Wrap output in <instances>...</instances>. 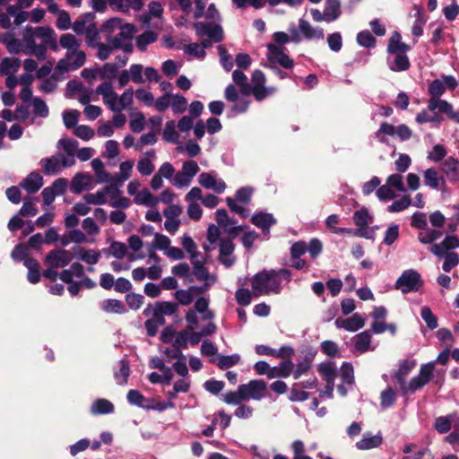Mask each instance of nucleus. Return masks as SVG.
Masks as SVG:
<instances>
[{
	"label": "nucleus",
	"instance_id": "1",
	"mask_svg": "<svg viewBox=\"0 0 459 459\" xmlns=\"http://www.w3.org/2000/svg\"><path fill=\"white\" fill-rule=\"evenodd\" d=\"M59 45L66 50L65 56L61 58L55 68V74H63L69 71L81 68L86 61V54L80 49L82 40L71 33L61 35Z\"/></svg>",
	"mask_w": 459,
	"mask_h": 459
},
{
	"label": "nucleus",
	"instance_id": "2",
	"mask_svg": "<svg viewBox=\"0 0 459 459\" xmlns=\"http://www.w3.org/2000/svg\"><path fill=\"white\" fill-rule=\"evenodd\" d=\"M291 280V273L288 269L264 270L252 279V290L255 296L278 294L281 290V282Z\"/></svg>",
	"mask_w": 459,
	"mask_h": 459
},
{
	"label": "nucleus",
	"instance_id": "3",
	"mask_svg": "<svg viewBox=\"0 0 459 459\" xmlns=\"http://www.w3.org/2000/svg\"><path fill=\"white\" fill-rule=\"evenodd\" d=\"M96 92L101 95L103 103L113 112H120L127 108L132 105L134 100L132 88L126 89L120 96H117L109 82L100 84Z\"/></svg>",
	"mask_w": 459,
	"mask_h": 459
},
{
	"label": "nucleus",
	"instance_id": "4",
	"mask_svg": "<svg viewBox=\"0 0 459 459\" xmlns=\"http://www.w3.org/2000/svg\"><path fill=\"white\" fill-rule=\"evenodd\" d=\"M459 247V238L455 235L446 236L440 243L432 244L430 252L438 258H443L442 269L449 273L459 264V255L454 252Z\"/></svg>",
	"mask_w": 459,
	"mask_h": 459
},
{
	"label": "nucleus",
	"instance_id": "5",
	"mask_svg": "<svg viewBox=\"0 0 459 459\" xmlns=\"http://www.w3.org/2000/svg\"><path fill=\"white\" fill-rule=\"evenodd\" d=\"M411 226L420 230L418 239L422 244H433L443 236V230L431 229L428 225L427 215L421 212H416L411 216Z\"/></svg>",
	"mask_w": 459,
	"mask_h": 459
},
{
	"label": "nucleus",
	"instance_id": "6",
	"mask_svg": "<svg viewBox=\"0 0 459 459\" xmlns=\"http://www.w3.org/2000/svg\"><path fill=\"white\" fill-rule=\"evenodd\" d=\"M37 30L39 27L27 26L22 32L23 49L22 52L27 56H35L39 60H45L47 57V49L40 40L39 44L36 43L39 39Z\"/></svg>",
	"mask_w": 459,
	"mask_h": 459
},
{
	"label": "nucleus",
	"instance_id": "7",
	"mask_svg": "<svg viewBox=\"0 0 459 459\" xmlns=\"http://www.w3.org/2000/svg\"><path fill=\"white\" fill-rule=\"evenodd\" d=\"M420 274L414 269L405 270L396 280L394 287L403 294L417 292L423 286Z\"/></svg>",
	"mask_w": 459,
	"mask_h": 459
},
{
	"label": "nucleus",
	"instance_id": "8",
	"mask_svg": "<svg viewBox=\"0 0 459 459\" xmlns=\"http://www.w3.org/2000/svg\"><path fill=\"white\" fill-rule=\"evenodd\" d=\"M376 138L382 143H386V135L396 136L401 141L404 142L411 137L412 132L406 125H400L394 126L387 122L381 123L379 129L376 132Z\"/></svg>",
	"mask_w": 459,
	"mask_h": 459
},
{
	"label": "nucleus",
	"instance_id": "9",
	"mask_svg": "<svg viewBox=\"0 0 459 459\" xmlns=\"http://www.w3.org/2000/svg\"><path fill=\"white\" fill-rule=\"evenodd\" d=\"M178 310V304L171 301H159L147 306L143 314L146 316L154 317L160 324H165V316H172Z\"/></svg>",
	"mask_w": 459,
	"mask_h": 459
},
{
	"label": "nucleus",
	"instance_id": "10",
	"mask_svg": "<svg viewBox=\"0 0 459 459\" xmlns=\"http://www.w3.org/2000/svg\"><path fill=\"white\" fill-rule=\"evenodd\" d=\"M135 33V27L133 24L126 23L124 28H121L115 37L108 39V43L113 48L122 49L125 52H131L133 50V38Z\"/></svg>",
	"mask_w": 459,
	"mask_h": 459
},
{
	"label": "nucleus",
	"instance_id": "11",
	"mask_svg": "<svg viewBox=\"0 0 459 459\" xmlns=\"http://www.w3.org/2000/svg\"><path fill=\"white\" fill-rule=\"evenodd\" d=\"M434 362L421 365L419 374L406 384V394L414 393L426 385L433 377Z\"/></svg>",
	"mask_w": 459,
	"mask_h": 459
},
{
	"label": "nucleus",
	"instance_id": "12",
	"mask_svg": "<svg viewBox=\"0 0 459 459\" xmlns=\"http://www.w3.org/2000/svg\"><path fill=\"white\" fill-rule=\"evenodd\" d=\"M265 76L260 70L254 71L252 74V83L250 93H252L258 101L263 100L266 97L273 94L276 91L274 87H265Z\"/></svg>",
	"mask_w": 459,
	"mask_h": 459
},
{
	"label": "nucleus",
	"instance_id": "13",
	"mask_svg": "<svg viewBox=\"0 0 459 459\" xmlns=\"http://www.w3.org/2000/svg\"><path fill=\"white\" fill-rule=\"evenodd\" d=\"M239 385L246 401H260L266 396L267 385L264 380H250L248 383Z\"/></svg>",
	"mask_w": 459,
	"mask_h": 459
},
{
	"label": "nucleus",
	"instance_id": "14",
	"mask_svg": "<svg viewBox=\"0 0 459 459\" xmlns=\"http://www.w3.org/2000/svg\"><path fill=\"white\" fill-rule=\"evenodd\" d=\"M194 28L197 36H206L214 43L221 42L223 39V30L218 23L197 22L194 23Z\"/></svg>",
	"mask_w": 459,
	"mask_h": 459
},
{
	"label": "nucleus",
	"instance_id": "15",
	"mask_svg": "<svg viewBox=\"0 0 459 459\" xmlns=\"http://www.w3.org/2000/svg\"><path fill=\"white\" fill-rule=\"evenodd\" d=\"M198 183L204 188L212 190L218 195L222 194L227 187L226 183L218 177L215 171L201 173L198 176Z\"/></svg>",
	"mask_w": 459,
	"mask_h": 459
},
{
	"label": "nucleus",
	"instance_id": "16",
	"mask_svg": "<svg viewBox=\"0 0 459 459\" xmlns=\"http://www.w3.org/2000/svg\"><path fill=\"white\" fill-rule=\"evenodd\" d=\"M428 108L430 111L437 109L440 113L446 114L449 119L459 124V110H455L453 105L447 100L440 98H430Z\"/></svg>",
	"mask_w": 459,
	"mask_h": 459
},
{
	"label": "nucleus",
	"instance_id": "17",
	"mask_svg": "<svg viewBox=\"0 0 459 459\" xmlns=\"http://www.w3.org/2000/svg\"><path fill=\"white\" fill-rule=\"evenodd\" d=\"M267 48V58L271 64L279 65L285 69H290L293 66V61L284 52V48L282 47L269 44Z\"/></svg>",
	"mask_w": 459,
	"mask_h": 459
},
{
	"label": "nucleus",
	"instance_id": "18",
	"mask_svg": "<svg viewBox=\"0 0 459 459\" xmlns=\"http://www.w3.org/2000/svg\"><path fill=\"white\" fill-rule=\"evenodd\" d=\"M415 359H404L400 362L398 369L394 372V377L400 386V390L403 395H406V377L416 367Z\"/></svg>",
	"mask_w": 459,
	"mask_h": 459
},
{
	"label": "nucleus",
	"instance_id": "19",
	"mask_svg": "<svg viewBox=\"0 0 459 459\" xmlns=\"http://www.w3.org/2000/svg\"><path fill=\"white\" fill-rule=\"evenodd\" d=\"M299 30L307 40H321L325 38L324 29L319 26H313L307 20H299Z\"/></svg>",
	"mask_w": 459,
	"mask_h": 459
},
{
	"label": "nucleus",
	"instance_id": "20",
	"mask_svg": "<svg viewBox=\"0 0 459 459\" xmlns=\"http://www.w3.org/2000/svg\"><path fill=\"white\" fill-rule=\"evenodd\" d=\"M72 257L65 249H55L45 257V263L51 267L64 268L70 264Z\"/></svg>",
	"mask_w": 459,
	"mask_h": 459
},
{
	"label": "nucleus",
	"instance_id": "21",
	"mask_svg": "<svg viewBox=\"0 0 459 459\" xmlns=\"http://www.w3.org/2000/svg\"><path fill=\"white\" fill-rule=\"evenodd\" d=\"M334 325L339 329H345L349 332H356L364 326L365 317L361 314L355 313L349 318H337L334 322Z\"/></svg>",
	"mask_w": 459,
	"mask_h": 459
},
{
	"label": "nucleus",
	"instance_id": "22",
	"mask_svg": "<svg viewBox=\"0 0 459 459\" xmlns=\"http://www.w3.org/2000/svg\"><path fill=\"white\" fill-rule=\"evenodd\" d=\"M387 66L393 72H403L410 68V60L406 52L388 53Z\"/></svg>",
	"mask_w": 459,
	"mask_h": 459
},
{
	"label": "nucleus",
	"instance_id": "23",
	"mask_svg": "<svg viewBox=\"0 0 459 459\" xmlns=\"http://www.w3.org/2000/svg\"><path fill=\"white\" fill-rule=\"evenodd\" d=\"M220 254H219V261L226 267H231L235 262L236 258L233 255L234 252V244L231 240H221L220 242Z\"/></svg>",
	"mask_w": 459,
	"mask_h": 459
},
{
	"label": "nucleus",
	"instance_id": "24",
	"mask_svg": "<svg viewBox=\"0 0 459 459\" xmlns=\"http://www.w3.org/2000/svg\"><path fill=\"white\" fill-rule=\"evenodd\" d=\"M216 221L219 226L224 228V230L230 234H238L242 230V228L238 226L237 222L229 217L225 209L217 210Z\"/></svg>",
	"mask_w": 459,
	"mask_h": 459
},
{
	"label": "nucleus",
	"instance_id": "25",
	"mask_svg": "<svg viewBox=\"0 0 459 459\" xmlns=\"http://www.w3.org/2000/svg\"><path fill=\"white\" fill-rule=\"evenodd\" d=\"M43 186L42 176L36 171L30 173L22 182L21 186L29 194L38 192Z\"/></svg>",
	"mask_w": 459,
	"mask_h": 459
},
{
	"label": "nucleus",
	"instance_id": "26",
	"mask_svg": "<svg viewBox=\"0 0 459 459\" xmlns=\"http://www.w3.org/2000/svg\"><path fill=\"white\" fill-rule=\"evenodd\" d=\"M251 221L254 225L260 228L264 234H268L270 228L276 223V220L271 213L255 212Z\"/></svg>",
	"mask_w": 459,
	"mask_h": 459
},
{
	"label": "nucleus",
	"instance_id": "27",
	"mask_svg": "<svg viewBox=\"0 0 459 459\" xmlns=\"http://www.w3.org/2000/svg\"><path fill=\"white\" fill-rule=\"evenodd\" d=\"M382 441L383 438L380 434L373 435L370 432H366L363 434L362 438L356 443L355 446L359 450H369L380 446Z\"/></svg>",
	"mask_w": 459,
	"mask_h": 459
},
{
	"label": "nucleus",
	"instance_id": "28",
	"mask_svg": "<svg viewBox=\"0 0 459 459\" xmlns=\"http://www.w3.org/2000/svg\"><path fill=\"white\" fill-rule=\"evenodd\" d=\"M40 166L43 173L47 176L56 175L62 170V166L57 153L51 157L41 159Z\"/></svg>",
	"mask_w": 459,
	"mask_h": 459
},
{
	"label": "nucleus",
	"instance_id": "29",
	"mask_svg": "<svg viewBox=\"0 0 459 459\" xmlns=\"http://www.w3.org/2000/svg\"><path fill=\"white\" fill-rule=\"evenodd\" d=\"M37 32L38 36H39V39L42 40V43L46 48L48 47L54 51L58 49L56 33L53 29L49 27H39Z\"/></svg>",
	"mask_w": 459,
	"mask_h": 459
},
{
	"label": "nucleus",
	"instance_id": "30",
	"mask_svg": "<svg viewBox=\"0 0 459 459\" xmlns=\"http://www.w3.org/2000/svg\"><path fill=\"white\" fill-rule=\"evenodd\" d=\"M442 171L450 181L459 180V160L454 157H448L442 163Z\"/></svg>",
	"mask_w": 459,
	"mask_h": 459
},
{
	"label": "nucleus",
	"instance_id": "31",
	"mask_svg": "<svg viewBox=\"0 0 459 459\" xmlns=\"http://www.w3.org/2000/svg\"><path fill=\"white\" fill-rule=\"evenodd\" d=\"M326 22L330 23L339 19L342 14L340 0H326L324 8Z\"/></svg>",
	"mask_w": 459,
	"mask_h": 459
},
{
	"label": "nucleus",
	"instance_id": "32",
	"mask_svg": "<svg viewBox=\"0 0 459 459\" xmlns=\"http://www.w3.org/2000/svg\"><path fill=\"white\" fill-rule=\"evenodd\" d=\"M293 363L290 360L281 361L277 367H271L269 379L288 377L293 371Z\"/></svg>",
	"mask_w": 459,
	"mask_h": 459
},
{
	"label": "nucleus",
	"instance_id": "33",
	"mask_svg": "<svg viewBox=\"0 0 459 459\" xmlns=\"http://www.w3.org/2000/svg\"><path fill=\"white\" fill-rule=\"evenodd\" d=\"M115 410L113 403L104 398L95 400L91 406V413L93 415L109 414Z\"/></svg>",
	"mask_w": 459,
	"mask_h": 459
},
{
	"label": "nucleus",
	"instance_id": "34",
	"mask_svg": "<svg viewBox=\"0 0 459 459\" xmlns=\"http://www.w3.org/2000/svg\"><path fill=\"white\" fill-rule=\"evenodd\" d=\"M83 273V266L79 263H74L70 266L69 269L63 270L59 274V278L64 282H71L74 281V278H82Z\"/></svg>",
	"mask_w": 459,
	"mask_h": 459
},
{
	"label": "nucleus",
	"instance_id": "35",
	"mask_svg": "<svg viewBox=\"0 0 459 459\" xmlns=\"http://www.w3.org/2000/svg\"><path fill=\"white\" fill-rule=\"evenodd\" d=\"M410 46L402 42V36L399 32L394 31L389 39L387 45V53L408 52Z\"/></svg>",
	"mask_w": 459,
	"mask_h": 459
},
{
	"label": "nucleus",
	"instance_id": "36",
	"mask_svg": "<svg viewBox=\"0 0 459 459\" xmlns=\"http://www.w3.org/2000/svg\"><path fill=\"white\" fill-rule=\"evenodd\" d=\"M130 375V366L126 359L118 362V368L114 370V377L117 385H124L127 383Z\"/></svg>",
	"mask_w": 459,
	"mask_h": 459
},
{
	"label": "nucleus",
	"instance_id": "37",
	"mask_svg": "<svg viewBox=\"0 0 459 459\" xmlns=\"http://www.w3.org/2000/svg\"><path fill=\"white\" fill-rule=\"evenodd\" d=\"M91 184V178L88 175L77 174L74 177L71 183V191L74 194H80L84 189H88Z\"/></svg>",
	"mask_w": 459,
	"mask_h": 459
},
{
	"label": "nucleus",
	"instance_id": "38",
	"mask_svg": "<svg viewBox=\"0 0 459 459\" xmlns=\"http://www.w3.org/2000/svg\"><path fill=\"white\" fill-rule=\"evenodd\" d=\"M134 202L136 204L154 207L159 204V199L149 189L144 188L135 195Z\"/></svg>",
	"mask_w": 459,
	"mask_h": 459
},
{
	"label": "nucleus",
	"instance_id": "39",
	"mask_svg": "<svg viewBox=\"0 0 459 459\" xmlns=\"http://www.w3.org/2000/svg\"><path fill=\"white\" fill-rule=\"evenodd\" d=\"M74 252L79 259L90 265L96 264L100 257V253L93 249L84 250L81 247H77L74 248Z\"/></svg>",
	"mask_w": 459,
	"mask_h": 459
},
{
	"label": "nucleus",
	"instance_id": "40",
	"mask_svg": "<svg viewBox=\"0 0 459 459\" xmlns=\"http://www.w3.org/2000/svg\"><path fill=\"white\" fill-rule=\"evenodd\" d=\"M456 414H449L436 419L434 428L441 434L447 433L451 429Z\"/></svg>",
	"mask_w": 459,
	"mask_h": 459
},
{
	"label": "nucleus",
	"instance_id": "41",
	"mask_svg": "<svg viewBox=\"0 0 459 459\" xmlns=\"http://www.w3.org/2000/svg\"><path fill=\"white\" fill-rule=\"evenodd\" d=\"M100 307L107 313L123 314L126 312L124 303L117 299H105L100 303Z\"/></svg>",
	"mask_w": 459,
	"mask_h": 459
},
{
	"label": "nucleus",
	"instance_id": "42",
	"mask_svg": "<svg viewBox=\"0 0 459 459\" xmlns=\"http://www.w3.org/2000/svg\"><path fill=\"white\" fill-rule=\"evenodd\" d=\"M134 168V161L133 160H126L120 163L119 165V173L115 174L112 178H115V180L119 181L120 183L124 184L125 181L129 179V178L132 175Z\"/></svg>",
	"mask_w": 459,
	"mask_h": 459
},
{
	"label": "nucleus",
	"instance_id": "43",
	"mask_svg": "<svg viewBox=\"0 0 459 459\" xmlns=\"http://www.w3.org/2000/svg\"><path fill=\"white\" fill-rule=\"evenodd\" d=\"M416 13H415V21L413 22L411 28V33L415 38H419L423 34V27L426 23V18L424 16L423 11L420 7L415 6Z\"/></svg>",
	"mask_w": 459,
	"mask_h": 459
},
{
	"label": "nucleus",
	"instance_id": "44",
	"mask_svg": "<svg viewBox=\"0 0 459 459\" xmlns=\"http://www.w3.org/2000/svg\"><path fill=\"white\" fill-rule=\"evenodd\" d=\"M25 267L28 269V281L32 283H38L40 280L39 264L35 259L25 260Z\"/></svg>",
	"mask_w": 459,
	"mask_h": 459
},
{
	"label": "nucleus",
	"instance_id": "45",
	"mask_svg": "<svg viewBox=\"0 0 459 459\" xmlns=\"http://www.w3.org/2000/svg\"><path fill=\"white\" fill-rule=\"evenodd\" d=\"M20 67V60L5 57L0 63V73L4 75L13 74Z\"/></svg>",
	"mask_w": 459,
	"mask_h": 459
},
{
	"label": "nucleus",
	"instance_id": "46",
	"mask_svg": "<svg viewBox=\"0 0 459 459\" xmlns=\"http://www.w3.org/2000/svg\"><path fill=\"white\" fill-rule=\"evenodd\" d=\"M162 371H163L162 375H160V374H159L157 372H152L148 376V378H149L150 382L152 383V384H159L160 383V384L166 385H170L172 377H173V374H172L171 368H166V369L162 370Z\"/></svg>",
	"mask_w": 459,
	"mask_h": 459
},
{
	"label": "nucleus",
	"instance_id": "47",
	"mask_svg": "<svg viewBox=\"0 0 459 459\" xmlns=\"http://www.w3.org/2000/svg\"><path fill=\"white\" fill-rule=\"evenodd\" d=\"M194 274L196 279L204 281L206 285H212L215 283L217 280L215 275L209 273L204 264L194 267Z\"/></svg>",
	"mask_w": 459,
	"mask_h": 459
},
{
	"label": "nucleus",
	"instance_id": "48",
	"mask_svg": "<svg viewBox=\"0 0 459 459\" xmlns=\"http://www.w3.org/2000/svg\"><path fill=\"white\" fill-rule=\"evenodd\" d=\"M371 342V334L368 331H364L356 335L354 347L359 352H365L369 349Z\"/></svg>",
	"mask_w": 459,
	"mask_h": 459
},
{
	"label": "nucleus",
	"instance_id": "49",
	"mask_svg": "<svg viewBox=\"0 0 459 459\" xmlns=\"http://www.w3.org/2000/svg\"><path fill=\"white\" fill-rule=\"evenodd\" d=\"M232 79L234 82L241 88L242 93L246 95L250 93L251 85L247 82V78L242 71H233Z\"/></svg>",
	"mask_w": 459,
	"mask_h": 459
},
{
	"label": "nucleus",
	"instance_id": "50",
	"mask_svg": "<svg viewBox=\"0 0 459 459\" xmlns=\"http://www.w3.org/2000/svg\"><path fill=\"white\" fill-rule=\"evenodd\" d=\"M353 221L359 229H364V227L372 221V217L367 209L362 208L354 212Z\"/></svg>",
	"mask_w": 459,
	"mask_h": 459
},
{
	"label": "nucleus",
	"instance_id": "51",
	"mask_svg": "<svg viewBox=\"0 0 459 459\" xmlns=\"http://www.w3.org/2000/svg\"><path fill=\"white\" fill-rule=\"evenodd\" d=\"M241 359L238 354L232 355H220L218 358L217 365L221 369H227L240 362Z\"/></svg>",
	"mask_w": 459,
	"mask_h": 459
},
{
	"label": "nucleus",
	"instance_id": "52",
	"mask_svg": "<svg viewBox=\"0 0 459 459\" xmlns=\"http://www.w3.org/2000/svg\"><path fill=\"white\" fill-rule=\"evenodd\" d=\"M170 244L171 240L169 239V237L160 233H155L153 240L150 247H152L154 249L164 251L165 253L167 249L169 247Z\"/></svg>",
	"mask_w": 459,
	"mask_h": 459
},
{
	"label": "nucleus",
	"instance_id": "53",
	"mask_svg": "<svg viewBox=\"0 0 459 459\" xmlns=\"http://www.w3.org/2000/svg\"><path fill=\"white\" fill-rule=\"evenodd\" d=\"M357 43L364 48H371L376 46V39L372 36V34L365 30H361L357 34Z\"/></svg>",
	"mask_w": 459,
	"mask_h": 459
},
{
	"label": "nucleus",
	"instance_id": "54",
	"mask_svg": "<svg viewBox=\"0 0 459 459\" xmlns=\"http://www.w3.org/2000/svg\"><path fill=\"white\" fill-rule=\"evenodd\" d=\"M223 402L227 404L232 405H239L242 402L246 401L244 399L243 393L240 391V385L238 386L236 391H230L226 393L222 398Z\"/></svg>",
	"mask_w": 459,
	"mask_h": 459
},
{
	"label": "nucleus",
	"instance_id": "55",
	"mask_svg": "<svg viewBox=\"0 0 459 459\" xmlns=\"http://www.w3.org/2000/svg\"><path fill=\"white\" fill-rule=\"evenodd\" d=\"M156 39V34L148 30L136 38V46L141 51H143L146 49L148 45L153 43Z\"/></svg>",
	"mask_w": 459,
	"mask_h": 459
},
{
	"label": "nucleus",
	"instance_id": "56",
	"mask_svg": "<svg viewBox=\"0 0 459 459\" xmlns=\"http://www.w3.org/2000/svg\"><path fill=\"white\" fill-rule=\"evenodd\" d=\"M172 111L175 114H182L186 111L187 107L186 99L182 95H172L170 103Z\"/></svg>",
	"mask_w": 459,
	"mask_h": 459
},
{
	"label": "nucleus",
	"instance_id": "57",
	"mask_svg": "<svg viewBox=\"0 0 459 459\" xmlns=\"http://www.w3.org/2000/svg\"><path fill=\"white\" fill-rule=\"evenodd\" d=\"M226 204L232 212H235L243 218H247L250 215L249 209L243 206L242 204H239L238 201L231 197L226 198Z\"/></svg>",
	"mask_w": 459,
	"mask_h": 459
},
{
	"label": "nucleus",
	"instance_id": "58",
	"mask_svg": "<svg viewBox=\"0 0 459 459\" xmlns=\"http://www.w3.org/2000/svg\"><path fill=\"white\" fill-rule=\"evenodd\" d=\"M122 183L111 178V183L106 186L104 188H102L106 199H108V196L110 197V199H112L115 198L117 195H120L122 194Z\"/></svg>",
	"mask_w": 459,
	"mask_h": 459
},
{
	"label": "nucleus",
	"instance_id": "59",
	"mask_svg": "<svg viewBox=\"0 0 459 459\" xmlns=\"http://www.w3.org/2000/svg\"><path fill=\"white\" fill-rule=\"evenodd\" d=\"M395 400H396L395 392L391 387H387L385 390H384L381 393L380 405L383 409H387L394 405Z\"/></svg>",
	"mask_w": 459,
	"mask_h": 459
},
{
	"label": "nucleus",
	"instance_id": "60",
	"mask_svg": "<svg viewBox=\"0 0 459 459\" xmlns=\"http://www.w3.org/2000/svg\"><path fill=\"white\" fill-rule=\"evenodd\" d=\"M424 181L427 186L433 189H437L439 186L440 178H438L437 172L435 169L430 168L424 171L423 174Z\"/></svg>",
	"mask_w": 459,
	"mask_h": 459
},
{
	"label": "nucleus",
	"instance_id": "61",
	"mask_svg": "<svg viewBox=\"0 0 459 459\" xmlns=\"http://www.w3.org/2000/svg\"><path fill=\"white\" fill-rule=\"evenodd\" d=\"M319 372L324 377L326 383L334 382L336 377V367L332 363L321 364L319 367Z\"/></svg>",
	"mask_w": 459,
	"mask_h": 459
},
{
	"label": "nucleus",
	"instance_id": "62",
	"mask_svg": "<svg viewBox=\"0 0 459 459\" xmlns=\"http://www.w3.org/2000/svg\"><path fill=\"white\" fill-rule=\"evenodd\" d=\"M453 431L446 437V441L455 449L459 446V415L456 414L452 425Z\"/></svg>",
	"mask_w": 459,
	"mask_h": 459
},
{
	"label": "nucleus",
	"instance_id": "63",
	"mask_svg": "<svg viewBox=\"0 0 459 459\" xmlns=\"http://www.w3.org/2000/svg\"><path fill=\"white\" fill-rule=\"evenodd\" d=\"M420 316L430 330H434L437 327V316L432 313L429 307H421Z\"/></svg>",
	"mask_w": 459,
	"mask_h": 459
},
{
	"label": "nucleus",
	"instance_id": "64",
	"mask_svg": "<svg viewBox=\"0 0 459 459\" xmlns=\"http://www.w3.org/2000/svg\"><path fill=\"white\" fill-rule=\"evenodd\" d=\"M136 168L138 172L143 176H150L155 169L152 161L147 157L140 159L137 162Z\"/></svg>",
	"mask_w": 459,
	"mask_h": 459
}]
</instances>
